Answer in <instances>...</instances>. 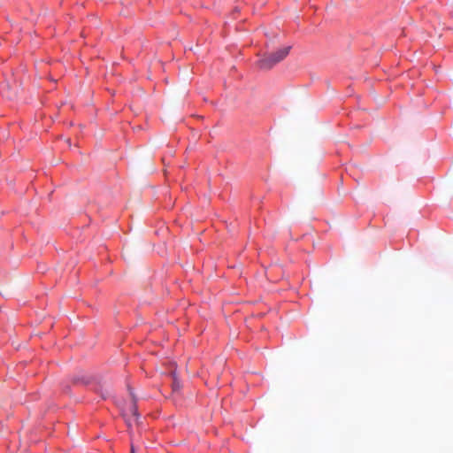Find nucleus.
Wrapping results in <instances>:
<instances>
[{
	"label": "nucleus",
	"mask_w": 453,
	"mask_h": 453,
	"mask_svg": "<svg viewBox=\"0 0 453 453\" xmlns=\"http://www.w3.org/2000/svg\"><path fill=\"white\" fill-rule=\"evenodd\" d=\"M291 46L283 47L274 52L264 56V58L257 61L258 67L261 69H271L288 55Z\"/></svg>",
	"instance_id": "obj_1"
},
{
	"label": "nucleus",
	"mask_w": 453,
	"mask_h": 453,
	"mask_svg": "<svg viewBox=\"0 0 453 453\" xmlns=\"http://www.w3.org/2000/svg\"><path fill=\"white\" fill-rule=\"evenodd\" d=\"M124 416L126 417V422L128 426H131L133 420H135L138 418L137 406L134 400L125 411Z\"/></svg>",
	"instance_id": "obj_2"
},
{
	"label": "nucleus",
	"mask_w": 453,
	"mask_h": 453,
	"mask_svg": "<svg viewBox=\"0 0 453 453\" xmlns=\"http://www.w3.org/2000/svg\"><path fill=\"white\" fill-rule=\"evenodd\" d=\"M101 395L103 398H106L110 395V391L106 389L104 392H102Z\"/></svg>",
	"instance_id": "obj_3"
},
{
	"label": "nucleus",
	"mask_w": 453,
	"mask_h": 453,
	"mask_svg": "<svg viewBox=\"0 0 453 453\" xmlns=\"http://www.w3.org/2000/svg\"><path fill=\"white\" fill-rule=\"evenodd\" d=\"M179 388H180L179 383L174 381V383H173V390H177V389H179Z\"/></svg>",
	"instance_id": "obj_4"
},
{
	"label": "nucleus",
	"mask_w": 453,
	"mask_h": 453,
	"mask_svg": "<svg viewBox=\"0 0 453 453\" xmlns=\"http://www.w3.org/2000/svg\"><path fill=\"white\" fill-rule=\"evenodd\" d=\"M131 453H135L134 447L133 445L131 446Z\"/></svg>",
	"instance_id": "obj_5"
}]
</instances>
